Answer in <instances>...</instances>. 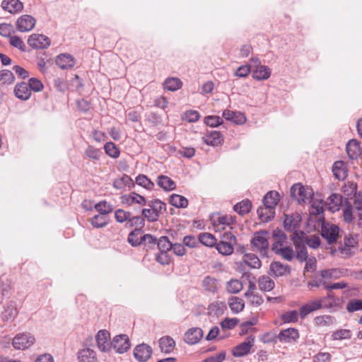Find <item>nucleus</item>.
<instances>
[{"instance_id":"nucleus-1","label":"nucleus","mask_w":362,"mask_h":362,"mask_svg":"<svg viewBox=\"0 0 362 362\" xmlns=\"http://www.w3.org/2000/svg\"><path fill=\"white\" fill-rule=\"evenodd\" d=\"M269 235V233L265 230L257 231L254 234V237L250 241L252 250L259 252L262 257H267L268 255L269 245L268 241Z\"/></svg>"},{"instance_id":"nucleus-2","label":"nucleus","mask_w":362,"mask_h":362,"mask_svg":"<svg viewBox=\"0 0 362 362\" xmlns=\"http://www.w3.org/2000/svg\"><path fill=\"white\" fill-rule=\"evenodd\" d=\"M306 234L303 231L294 233L292 235V240L296 247V258L300 262H305L308 258V251L304 243Z\"/></svg>"},{"instance_id":"nucleus-3","label":"nucleus","mask_w":362,"mask_h":362,"mask_svg":"<svg viewBox=\"0 0 362 362\" xmlns=\"http://www.w3.org/2000/svg\"><path fill=\"white\" fill-rule=\"evenodd\" d=\"M357 185L354 182H349L343 187V192L345 195L354 196V207L358 214L360 219H362V195L356 193Z\"/></svg>"},{"instance_id":"nucleus-4","label":"nucleus","mask_w":362,"mask_h":362,"mask_svg":"<svg viewBox=\"0 0 362 362\" xmlns=\"http://www.w3.org/2000/svg\"><path fill=\"white\" fill-rule=\"evenodd\" d=\"M301 220V216L298 213L290 215L286 214L284 221V228L287 231L293 232V234L294 233L300 232V230L298 229L300 227Z\"/></svg>"},{"instance_id":"nucleus-5","label":"nucleus","mask_w":362,"mask_h":362,"mask_svg":"<svg viewBox=\"0 0 362 362\" xmlns=\"http://www.w3.org/2000/svg\"><path fill=\"white\" fill-rule=\"evenodd\" d=\"M339 233V228L336 225L326 223L322 226L321 235L329 244L337 242Z\"/></svg>"},{"instance_id":"nucleus-6","label":"nucleus","mask_w":362,"mask_h":362,"mask_svg":"<svg viewBox=\"0 0 362 362\" xmlns=\"http://www.w3.org/2000/svg\"><path fill=\"white\" fill-rule=\"evenodd\" d=\"M28 44L34 49H45L49 46L50 40L42 34H33L28 40Z\"/></svg>"},{"instance_id":"nucleus-7","label":"nucleus","mask_w":362,"mask_h":362,"mask_svg":"<svg viewBox=\"0 0 362 362\" xmlns=\"http://www.w3.org/2000/svg\"><path fill=\"white\" fill-rule=\"evenodd\" d=\"M152 348L147 344L142 343L137 345L134 349V356L139 362H145L151 356Z\"/></svg>"},{"instance_id":"nucleus-8","label":"nucleus","mask_w":362,"mask_h":362,"mask_svg":"<svg viewBox=\"0 0 362 362\" xmlns=\"http://www.w3.org/2000/svg\"><path fill=\"white\" fill-rule=\"evenodd\" d=\"M246 266L250 268L259 269L261 267L262 263L256 255L247 253L243 257V259L240 262L239 267L241 270H245Z\"/></svg>"},{"instance_id":"nucleus-9","label":"nucleus","mask_w":362,"mask_h":362,"mask_svg":"<svg viewBox=\"0 0 362 362\" xmlns=\"http://www.w3.org/2000/svg\"><path fill=\"white\" fill-rule=\"evenodd\" d=\"M291 267L280 262H272L269 266V274L274 277L288 275L291 273Z\"/></svg>"},{"instance_id":"nucleus-10","label":"nucleus","mask_w":362,"mask_h":362,"mask_svg":"<svg viewBox=\"0 0 362 362\" xmlns=\"http://www.w3.org/2000/svg\"><path fill=\"white\" fill-rule=\"evenodd\" d=\"M35 19L30 15H23L16 21V28L20 32H28L35 25Z\"/></svg>"},{"instance_id":"nucleus-11","label":"nucleus","mask_w":362,"mask_h":362,"mask_svg":"<svg viewBox=\"0 0 362 362\" xmlns=\"http://www.w3.org/2000/svg\"><path fill=\"white\" fill-rule=\"evenodd\" d=\"M202 139L204 144L211 146H218L223 141V136L217 131L208 132Z\"/></svg>"},{"instance_id":"nucleus-12","label":"nucleus","mask_w":362,"mask_h":362,"mask_svg":"<svg viewBox=\"0 0 362 362\" xmlns=\"http://www.w3.org/2000/svg\"><path fill=\"white\" fill-rule=\"evenodd\" d=\"M291 196L299 204L304 203L308 199L306 189L301 183L294 184L291 188Z\"/></svg>"},{"instance_id":"nucleus-13","label":"nucleus","mask_w":362,"mask_h":362,"mask_svg":"<svg viewBox=\"0 0 362 362\" xmlns=\"http://www.w3.org/2000/svg\"><path fill=\"white\" fill-rule=\"evenodd\" d=\"M273 238H274V242L272 245V250L276 255L278 254L280 250L284 247V244L286 241L287 236L286 235L281 231V230H276L273 232Z\"/></svg>"},{"instance_id":"nucleus-14","label":"nucleus","mask_w":362,"mask_h":362,"mask_svg":"<svg viewBox=\"0 0 362 362\" xmlns=\"http://www.w3.org/2000/svg\"><path fill=\"white\" fill-rule=\"evenodd\" d=\"M1 8L10 13H20L23 9V4L20 0H3Z\"/></svg>"},{"instance_id":"nucleus-15","label":"nucleus","mask_w":362,"mask_h":362,"mask_svg":"<svg viewBox=\"0 0 362 362\" xmlns=\"http://www.w3.org/2000/svg\"><path fill=\"white\" fill-rule=\"evenodd\" d=\"M56 64L62 69H69L74 66L76 62L74 57L69 54H61L55 60Z\"/></svg>"},{"instance_id":"nucleus-16","label":"nucleus","mask_w":362,"mask_h":362,"mask_svg":"<svg viewBox=\"0 0 362 362\" xmlns=\"http://www.w3.org/2000/svg\"><path fill=\"white\" fill-rule=\"evenodd\" d=\"M14 94L21 100H27L31 95V90L28 85L25 82L18 83L14 88Z\"/></svg>"},{"instance_id":"nucleus-17","label":"nucleus","mask_w":362,"mask_h":362,"mask_svg":"<svg viewBox=\"0 0 362 362\" xmlns=\"http://www.w3.org/2000/svg\"><path fill=\"white\" fill-rule=\"evenodd\" d=\"M257 213L262 222L267 223L274 218L275 216V208L264 205L257 209Z\"/></svg>"},{"instance_id":"nucleus-18","label":"nucleus","mask_w":362,"mask_h":362,"mask_svg":"<svg viewBox=\"0 0 362 362\" xmlns=\"http://www.w3.org/2000/svg\"><path fill=\"white\" fill-rule=\"evenodd\" d=\"M254 341H244L232 349V354L235 357H243L247 355L253 346Z\"/></svg>"},{"instance_id":"nucleus-19","label":"nucleus","mask_w":362,"mask_h":362,"mask_svg":"<svg viewBox=\"0 0 362 362\" xmlns=\"http://www.w3.org/2000/svg\"><path fill=\"white\" fill-rule=\"evenodd\" d=\"M222 115L226 120L231 121L237 124H243L246 122L245 115L240 112L226 110Z\"/></svg>"},{"instance_id":"nucleus-20","label":"nucleus","mask_w":362,"mask_h":362,"mask_svg":"<svg viewBox=\"0 0 362 362\" xmlns=\"http://www.w3.org/2000/svg\"><path fill=\"white\" fill-rule=\"evenodd\" d=\"M316 301H320L321 308H332L337 307L340 304V299L336 297L332 292H329L326 296L321 299L316 300Z\"/></svg>"},{"instance_id":"nucleus-21","label":"nucleus","mask_w":362,"mask_h":362,"mask_svg":"<svg viewBox=\"0 0 362 362\" xmlns=\"http://www.w3.org/2000/svg\"><path fill=\"white\" fill-rule=\"evenodd\" d=\"M327 203L329 207V209L335 212L340 209V207L343 204V197L341 194L338 193H332L327 200Z\"/></svg>"},{"instance_id":"nucleus-22","label":"nucleus","mask_w":362,"mask_h":362,"mask_svg":"<svg viewBox=\"0 0 362 362\" xmlns=\"http://www.w3.org/2000/svg\"><path fill=\"white\" fill-rule=\"evenodd\" d=\"M271 76V69L265 65L257 66L253 71L252 78L257 81H264L268 79Z\"/></svg>"},{"instance_id":"nucleus-23","label":"nucleus","mask_w":362,"mask_h":362,"mask_svg":"<svg viewBox=\"0 0 362 362\" xmlns=\"http://www.w3.org/2000/svg\"><path fill=\"white\" fill-rule=\"evenodd\" d=\"M79 362H97L96 353L90 348H86L78 352Z\"/></svg>"},{"instance_id":"nucleus-24","label":"nucleus","mask_w":362,"mask_h":362,"mask_svg":"<svg viewBox=\"0 0 362 362\" xmlns=\"http://www.w3.org/2000/svg\"><path fill=\"white\" fill-rule=\"evenodd\" d=\"M320 308L321 304L320 301H316V300H315L301 306L299 310V314L301 318H305L310 313Z\"/></svg>"},{"instance_id":"nucleus-25","label":"nucleus","mask_w":362,"mask_h":362,"mask_svg":"<svg viewBox=\"0 0 362 362\" xmlns=\"http://www.w3.org/2000/svg\"><path fill=\"white\" fill-rule=\"evenodd\" d=\"M346 152L349 157L352 159H356L359 157L360 145L357 140L351 139L346 144Z\"/></svg>"},{"instance_id":"nucleus-26","label":"nucleus","mask_w":362,"mask_h":362,"mask_svg":"<svg viewBox=\"0 0 362 362\" xmlns=\"http://www.w3.org/2000/svg\"><path fill=\"white\" fill-rule=\"evenodd\" d=\"M157 185L165 191H171L176 188L175 182L170 177L163 175L158 177Z\"/></svg>"},{"instance_id":"nucleus-27","label":"nucleus","mask_w":362,"mask_h":362,"mask_svg":"<svg viewBox=\"0 0 362 362\" xmlns=\"http://www.w3.org/2000/svg\"><path fill=\"white\" fill-rule=\"evenodd\" d=\"M332 172L334 177L339 180H344L347 176V171L345 164L341 160L337 161L334 163L332 167Z\"/></svg>"},{"instance_id":"nucleus-28","label":"nucleus","mask_w":362,"mask_h":362,"mask_svg":"<svg viewBox=\"0 0 362 362\" xmlns=\"http://www.w3.org/2000/svg\"><path fill=\"white\" fill-rule=\"evenodd\" d=\"M280 200V195L276 191H269L263 198V204L264 206L276 207Z\"/></svg>"},{"instance_id":"nucleus-29","label":"nucleus","mask_w":362,"mask_h":362,"mask_svg":"<svg viewBox=\"0 0 362 362\" xmlns=\"http://www.w3.org/2000/svg\"><path fill=\"white\" fill-rule=\"evenodd\" d=\"M226 305L223 302H214L209 305L208 313L210 315L218 317L224 313Z\"/></svg>"},{"instance_id":"nucleus-30","label":"nucleus","mask_w":362,"mask_h":362,"mask_svg":"<svg viewBox=\"0 0 362 362\" xmlns=\"http://www.w3.org/2000/svg\"><path fill=\"white\" fill-rule=\"evenodd\" d=\"M85 156L93 162L99 161L103 153L100 148L89 145L84 151Z\"/></svg>"},{"instance_id":"nucleus-31","label":"nucleus","mask_w":362,"mask_h":362,"mask_svg":"<svg viewBox=\"0 0 362 362\" xmlns=\"http://www.w3.org/2000/svg\"><path fill=\"white\" fill-rule=\"evenodd\" d=\"M124 202L128 205H132L133 204H138L140 206L146 205V199L144 197L136 193L132 192L128 196H125Z\"/></svg>"},{"instance_id":"nucleus-32","label":"nucleus","mask_w":362,"mask_h":362,"mask_svg":"<svg viewBox=\"0 0 362 362\" xmlns=\"http://www.w3.org/2000/svg\"><path fill=\"white\" fill-rule=\"evenodd\" d=\"M112 185L117 189H122L127 186H134V182L129 175H123L120 178L115 180Z\"/></svg>"},{"instance_id":"nucleus-33","label":"nucleus","mask_w":362,"mask_h":362,"mask_svg":"<svg viewBox=\"0 0 362 362\" xmlns=\"http://www.w3.org/2000/svg\"><path fill=\"white\" fill-rule=\"evenodd\" d=\"M170 204L176 208H186L188 205V200L185 197L173 194L169 199Z\"/></svg>"},{"instance_id":"nucleus-34","label":"nucleus","mask_w":362,"mask_h":362,"mask_svg":"<svg viewBox=\"0 0 362 362\" xmlns=\"http://www.w3.org/2000/svg\"><path fill=\"white\" fill-rule=\"evenodd\" d=\"M258 286L261 291H270L275 286L274 281L268 276H262L258 279Z\"/></svg>"},{"instance_id":"nucleus-35","label":"nucleus","mask_w":362,"mask_h":362,"mask_svg":"<svg viewBox=\"0 0 362 362\" xmlns=\"http://www.w3.org/2000/svg\"><path fill=\"white\" fill-rule=\"evenodd\" d=\"M251 208L252 203L249 199H244L233 206L234 211L242 216L248 214Z\"/></svg>"},{"instance_id":"nucleus-36","label":"nucleus","mask_w":362,"mask_h":362,"mask_svg":"<svg viewBox=\"0 0 362 362\" xmlns=\"http://www.w3.org/2000/svg\"><path fill=\"white\" fill-rule=\"evenodd\" d=\"M141 232L139 228H135L128 235L127 241L132 247H136L142 244Z\"/></svg>"},{"instance_id":"nucleus-37","label":"nucleus","mask_w":362,"mask_h":362,"mask_svg":"<svg viewBox=\"0 0 362 362\" xmlns=\"http://www.w3.org/2000/svg\"><path fill=\"white\" fill-rule=\"evenodd\" d=\"M182 82L178 78H168L164 81V88L170 91H175L182 87Z\"/></svg>"},{"instance_id":"nucleus-38","label":"nucleus","mask_w":362,"mask_h":362,"mask_svg":"<svg viewBox=\"0 0 362 362\" xmlns=\"http://www.w3.org/2000/svg\"><path fill=\"white\" fill-rule=\"evenodd\" d=\"M229 307L233 313H238L242 311L245 307V303L243 299L238 297H231L229 299Z\"/></svg>"},{"instance_id":"nucleus-39","label":"nucleus","mask_w":362,"mask_h":362,"mask_svg":"<svg viewBox=\"0 0 362 362\" xmlns=\"http://www.w3.org/2000/svg\"><path fill=\"white\" fill-rule=\"evenodd\" d=\"M94 208L100 214L105 216L113 211V206L106 201L99 202L95 204Z\"/></svg>"},{"instance_id":"nucleus-40","label":"nucleus","mask_w":362,"mask_h":362,"mask_svg":"<svg viewBox=\"0 0 362 362\" xmlns=\"http://www.w3.org/2000/svg\"><path fill=\"white\" fill-rule=\"evenodd\" d=\"M111 347L119 354H123L131 347L130 341H112Z\"/></svg>"},{"instance_id":"nucleus-41","label":"nucleus","mask_w":362,"mask_h":362,"mask_svg":"<svg viewBox=\"0 0 362 362\" xmlns=\"http://www.w3.org/2000/svg\"><path fill=\"white\" fill-rule=\"evenodd\" d=\"M299 337L298 329L288 328L281 330L278 336V339H297Z\"/></svg>"},{"instance_id":"nucleus-42","label":"nucleus","mask_w":362,"mask_h":362,"mask_svg":"<svg viewBox=\"0 0 362 362\" xmlns=\"http://www.w3.org/2000/svg\"><path fill=\"white\" fill-rule=\"evenodd\" d=\"M104 150L107 155L113 158H119L120 150L113 142L109 141L104 145Z\"/></svg>"},{"instance_id":"nucleus-43","label":"nucleus","mask_w":362,"mask_h":362,"mask_svg":"<svg viewBox=\"0 0 362 362\" xmlns=\"http://www.w3.org/2000/svg\"><path fill=\"white\" fill-rule=\"evenodd\" d=\"M145 218L141 216H130L128 222L126 223L127 227H135V228H139L141 230L145 225Z\"/></svg>"},{"instance_id":"nucleus-44","label":"nucleus","mask_w":362,"mask_h":362,"mask_svg":"<svg viewBox=\"0 0 362 362\" xmlns=\"http://www.w3.org/2000/svg\"><path fill=\"white\" fill-rule=\"evenodd\" d=\"M202 286L206 291L214 293L217 290V280L212 276L204 277Z\"/></svg>"},{"instance_id":"nucleus-45","label":"nucleus","mask_w":362,"mask_h":362,"mask_svg":"<svg viewBox=\"0 0 362 362\" xmlns=\"http://www.w3.org/2000/svg\"><path fill=\"white\" fill-rule=\"evenodd\" d=\"M136 185L144 188L151 190L154 187V183L145 175H139L135 180Z\"/></svg>"},{"instance_id":"nucleus-46","label":"nucleus","mask_w":362,"mask_h":362,"mask_svg":"<svg viewBox=\"0 0 362 362\" xmlns=\"http://www.w3.org/2000/svg\"><path fill=\"white\" fill-rule=\"evenodd\" d=\"M199 240L201 243L207 247L215 246L217 243L216 238L209 233H200L199 235Z\"/></svg>"},{"instance_id":"nucleus-47","label":"nucleus","mask_w":362,"mask_h":362,"mask_svg":"<svg viewBox=\"0 0 362 362\" xmlns=\"http://www.w3.org/2000/svg\"><path fill=\"white\" fill-rule=\"evenodd\" d=\"M204 336L203 330L199 327L189 329L185 334V339H202Z\"/></svg>"},{"instance_id":"nucleus-48","label":"nucleus","mask_w":362,"mask_h":362,"mask_svg":"<svg viewBox=\"0 0 362 362\" xmlns=\"http://www.w3.org/2000/svg\"><path fill=\"white\" fill-rule=\"evenodd\" d=\"M93 227L99 228L105 227L108 223V218L102 214L95 215L90 220Z\"/></svg>"},{"instance_id":"nucleus-49","label":"nucleus","mask_w":362,"mask_h":362,"mask_svg":"<svg viewBox=\"0 0 362 362\" xmlns=\"http://www.w3.org/2000/svg\"><path fill=\"white\" fill-rule=\"evenodd\" d=\"M173 243L167 236H162L157 240V247L160 252H168L171 250Z\"/></svg>"},{"instance_id":"nucleus-50","label":"nucleus","mask_w":362,"mask_h":362,"mask_svg":"<svg viewBox=\"0 0 362 362\" xmlns=\"http://www.w3.org/2000/svg\"><path fill=\"white\" fill-rule=\"evenodd\" d=\"M341 272L337 269H323L320 272V276L326 281L328 279H336L341 276Z\"/></svg>"},{"instance_id":"nucleus-51","label":"nucleus","mask_w":362,"mask_h":362,"mask_svg":"<svg viewBox=\"0 0 362 362\" xmlns=\"http://www.w3.org/2000/svg\"><path fill=\"white\" fill-rule=\"evenodd\" d=\"M243 284L238 279H231L226 285V290L230 293H238L243 289Z\"/></svg>"},{"instance_id":"nucleus-52","label":"nucleus","mask_w":362,"mask_h":362,"mask_svg":"<svg viewBox=\"0 0 362 362\" xmlns=\"http://www.w3.org/2000/svg\"><path fill=\"white\" fill-rule=\"evenodd\" d=\"M141 214L148 222H155L158 220L160 216V214L151 207L143 209Z\"/></svg>"},{"instance_id":"nucleus-53","label":"nucleus","mask_w":362,"mask_h":362,"mask_svg":"<svg viewBox=\"0 0 362 362\" xmlns=\"http://www.w3.org/2000/svg\"><path fill=\"white\" fill-rule=\"evenodd\" d=\"M215 246L218 252L223 255H230L233 252V247L230 245V243H226V242L219 241Z\"/></svg>"},{"instance_id":"nucleus-54","label":"nucleus","mask_w":362,"mask_h":362,"mask_svg":"<svg viewBox=\"0 0 362 362\" xmlns=\"http://www.w3.org/2000/svg\"><path fill=\"white\" fill-rule=\"evenodd\" d=\"M14 80V75L11 71L4 69L0 71V82L2 84H11Z\"/></svg>"},{"instance_id":"nucleus-55","label":"nucleus","mask_w":362,"mask_h":362,"mask_svg":"<svg viewBox=\"0 0 362 362\" xmlns=\"http://www.w3.org/2000/svg\"><path fill=\"white\" fill-rule=\"evenodd\" d=\"M148 207L153 208L154 211L158 212L160 215L163 210L165 209V204L160 199H152L146 202Z\"/></svg>"},{"instance_id":"nucleus-56","label":"nucleus","mask_w":362,"mask_h":362,"mask_svg":"<svg viewBox=\"0 0 362 362\" xmlns=\"http://www.w3.org/2000/svg\"><path fill=\"white\" fill-rule=\"evenodd\" d=\"M132 215V213L129 212V211H126L123 209H117L115 211V220L118 222V223H124V222H128L129 218H130V216Z\"/></svg>"},{"instance_id":"nucleus-57","label":"nucleus","mask_w":362,"mask_h":362,"mask_svg":"<svg viewBox=\"0 0 362 362\" xmlns=\"http://www.w3.org/2000/svg\"><path fill=\"white\" fill-rule=\"evenodd\" d=\"M299 315L297 310H290L284 313L281 319L284 322H296L298 320Z\"/></svg>"},{"instance_id":"nucleus-58","label":"nucleus","mask_w":362,"mask_h":362,"mask_svg":"<svg viewBox=\"0 0 362 362\" xmlns=\"http://www.w3.org/2000/svg\"><path fill=\"white\" fill-rule=\"evenodd\" d=\"M287 261H291L294 257V251L290 246H284L277 254Z\"/></svg>"},{"instance_id":"nucleus-59","label":"nucleus","mask_w":362,"mask_h":362,"mask_svg":"<svg viewBox=\"0 0 362 362\" xmlns=\"http://www.w3.org/2000/svg\"><path fill=\"white\" fill-rule=\"evenodd\" d=\"M157 239L151 234H146L142 236V244L146 247V250L152 249L157 245Z\"/></svg>"},{"instance_id":"nucleus-60","label":"nucleus","mask_w":362,"mask_h":362,"mask_svg":"<svg viewBox=\"0 0 362 362\" xmlns=\"http://www.w3.org/2000/svg\"><path fill=\"white\" fill-rule=\"evenodd\" d=\"M356 216H358V218H359L358 214L355 210V209L354 207V205L352 206H346V209L344 211V220L346 222L349 223V222L352 221L353 219ZM358 219L361 220L360 218H358Z\"/></svg>"},{"instance_id":"nucleus-61","label":"nucleus","mask_w":362,"mask_h":362,"mask_svg":"<svg viewBox=\"0 0 362 362\" xmlns=\"http://www.w3.org/2000/svg\"><path fill=\"white\" fill-rule=\"evenodd\" d=\"M346 310L353 313L358 310H362V300L361 299H353L351 300L346 305Z\"/></svg>"},{"instance_id":"nucleus-62","label":"nucleus","mask_w":362,"mask_h":362,"mask_svg":"<svg viewBox=\"0 0 362 362\" xmlns=\"http://www.w3.org/2000/svg\"><path fill=\"white\" fill-rule=\"evenodd\" d=\"M200 118L199 112L196 110H187L182 116V119L186 120L188 122H195Z\"/></svg>"},{"instance_id":"nucleus-63","label":"nucleus","mask_w":362,"mask_h":362,"mask_svg":"<svg viewBox=\"0 0 362 362\" xmlns=\"http://www.w3.org/2000/svg\"><path fill=\"white\" fill-rule=\"evenodd\" d=\"M223 119L218 116H206L204 118V123L211 127H216L221 124Z\"/></svg>"},{"instance_id":"nucleus-64","label":"nucleus","mask_w":362,"mask_h":362,"mask_svg":"<svg viewBox=\"0 0 362 362\" xmlns=\"http://www.w3.org/2000/svg\"><path fill=\"white\" fill-rule=\"evenodd\" d=\"M226 352L221 351L215 355L209 356L203 360V362H223L226 359Z\"/></svg>"}]
</instances>
